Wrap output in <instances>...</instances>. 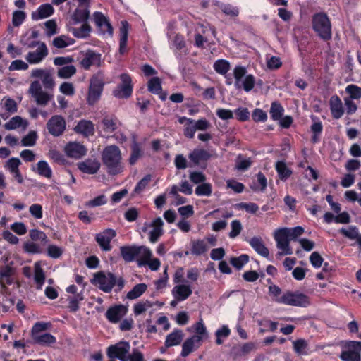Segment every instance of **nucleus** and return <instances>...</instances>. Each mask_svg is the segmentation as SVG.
Returning a JSON list of instances; mask_svg holds the SVG:
<instances>
[{
	"mask_svg": "<svg viewBox=\"0 0 361 361\" xmlns=\"http://www.w3.org/2000/svg\"><path fill=\"white\" fill-rule=\"evenodd\" d=\"M102 159L109 173L117 174L123 171L121 152L116 145L106 147L102 151Z\"/></svg>",
	"mask_w": 361,
	"mask_h": 361,
	"instance_id": "obj_1",
	"label": "nucleus"
},
{
	"mask_svg": "<svg viewBox=\"0 0 361 361\" xmlns=\"http://www.w3.org/2000/svg\"><path fill=\"white\" fill-rule=\"evenodd\" d=\"M184 269L178 268L176 270L173 275V282L175 286L171 290V294L174 299L178 301H184L188 299L192 293L191 285L184 280Z\"/></svg>",
	"mask_w": 361,
	"mask_h": 361,
	"instance_id": "obj_2",
	"label": "nucleus"
},
{
	"mask_svg": "<svg viewBox=\"0 0 361 361\" xmlns=\"http://www.w3.org/2000/svg\"><path fill=\"white\" fill-rule=\"evenodd\" d=\"M233 76L235 79L234 85L237 89L243 90L248 92L251 91L255 85V78L251 74H247V70L245 67L238 66L233 69Z\"/></svg>",
	"mask_w": 361,
	"mask_h": 361,
	"instance_id": "obj_3",
	"label": "nucleus"
},
{
	"mask_svg": "<svg viewBox=\"0 0 361 361\" xmlns=\"http://www.w3.org/2000/svg\"><path fill=\"white\" fill-rule=\"evenodd\" d=\"M276 302L286 305L305 307L310 305V298L300 291H287Z\"/></svg>",
	"mask_w": 361,
	"mask_h": 361,
	"instance_id": "obj_4",
	"label": "nucleus"
},
{
	"mask_svg": "<svg viewBox=\"0 0 361 361\" xmlns=\"http://www.w3.org/2000/svg\"><path fill=\"white\" fill-rule=\"evenodd\" d=\"M312 26L314 30L321 38L329 39L331 37V26L326 14L317 13L314 15L312 19Z\"/></svg>",
	"mask_w": 361,
	"mask_h": 361,
	"instance_id": "obj_5",
	"label": "nucleus"
},
{
	"mask_svg": "<svg viewBox=\"0 0 361 361\" xmlns=\"http://www.w3.org/2000/svg\"><path fill=\"white\" fill-rule=\"evenodd\" d=\"M289 235L288 228H281L274 231V238L276 243V247L280 250L279 255H289L293 253L290 246V241L292 240Z\"/></svg>",
	"mask_w": 361,
	"mask_h": 361,
	"instance_id": "obj_6",
	"label": "nucleus"
},
{
	"mask_svg": "<svg viewBox=\"0 0 361 361\" xmlns=\"http://www.w3.org/2000/svg\"><path fill=\"white\" fill-rule=\"evenodd\" d=\"M163 226V220L158 217L151 221L145 222L142 231L148 235L149 240L152 243H155L164 233Z\"/></svg>",
	"mask_w": 361,
	"mask_h": 361,
	"instance_id": "obj_7",
	"label": "nucleus"
},
{
	"mask_svg": "<svg viewBox=\"0 0 361 361\" xmlns=\"http://www.w3.org/2000/svg\"><path fill=\"white\" fill-rule=\"evenodd\" d=\"M104 85L101 75H95L91 78L87 97V102L89 105H94L99 100Z\"/></svg>",
	"mask_w": 361,
	"mask_h": 361,
	"instance_id": "obj_8",
	"label": "nucleus"
},
{
	"mask_svg": "<svg viewBox=\"0 0 361 361\" xmlns=\"http://www.w3.org/2000/svg\"><path fill=\"white\" fill-rule=\"evenodd\" d=\"M116 279L115 276L109 272H99L94 274L92 279V283L101 290L105 293H109L115 286Z\"/></svg>",
	"mask_w": 361,
	"mask_h": 361,
	"instance_id": "obj_9",
	"label": "nucleus"
},
{
	"mask_svg": "<svg viewBox=\"0 0 361 361\" xmlns=\"http://www.w3.org/2000/svg\"><path fill=\"white\" fill-rule=\"evenodd\" d=\"M360 341H348L343 345V350L340 357L343 361H360Z\"/></svg>",
	"mask_w": 361,
	"mask_h": 361,
	"instance_id": "obj_10",
	"label": "nucleus"
},
{
	"mask_svg": "<svg viewBox=\"0 0 361 361\" xmlns=\"http://www.w3.org/2000/svg\"><path fill=\"white\" fill-rule=\"evenodd\" d=\"M28 93L38 104L43 106H45L53 97L51 94L43 90L39 80H34L30 83Z\"/></svg>",
	"mask_w": 361,
	"mask_h": 361,
	"instance_id": "obj_11",
	"label": "nucleus"
},
{
	"mask_svg": "<svg viewBox=\"0 0 361 361\" xmlns=\"http://www.w3.org/2000/svg\"><path fill=\"white\" fill-rule=\"evenodd\" d=\"M130 345L128 342L121 341L110 345L107 349V355L110 358H117L121 361H128Z\"/></svg>",
	"mask_w": 361,
	"mask_h": 361,
	"instance_id": "obj_12",
	"label": "nucleus"
},
{
	"mask_svg": "<svg viewBox=\"0 0 361 361\" xmlns=\"http://www.w3.org/2000/svg\"><path fill=\"white\" fill-rule=\"evenodd\" d=\"M121 83L114 89L113 94L119 99H126L131 96L133 92L132 80L126 73L120 75Z\"/></svg>",
	"mask_w": 361,
	"mask_h": 361,
	"instance_id": "obj_13",
	"label": "nucleus"
},
{
	"mask_svg": "<svg viewBox=\"0 0 361 361\" xmlns=\"http://www.w3.org/2000/svg\"><path fill=\"white\" fill-rule=\"evenodd\" d=\"M93 19L101 35L106 38L113 36L114 29L108 18L102 12H94Z\"/></svg>",
	"mask_w": 361,
	"mask_h": 361,
	"instance_id": "obj_14",
	"label": "nucleus"
},
{
	"mask_svg": "<svg viewBox=\"0 0 361 361\" xmlns=\"http://www.w3.org/2000/svg\"><path fill=\"white\" fill-rule=\"evenodd\" d=\"M66 121L61 116H53L47 122V128L49 133L54 136L61 135L66 129Z\"/></svg>",
	"mask_w": 361,
	"mask_h": 361,
	"instance_id": "obj_15",
	"label": "nucleus"
},
{
	"mask_svg": "<svg viewBox=\"0 0 361 361\" xmlns=\"http://www.w3.org/2000/svg\"><path fill=\"white\" fill-rule=\"evenodd\" d=\"M49 51L44 43L39 44L35 51H29L25 56L26 61L32 65L40 63L48 55Z\"/></svg>",
	"mask_w": 361,
	"mask_h": 361,
	"instance_id": "obj_16",
	"label": "nucleus"
},
{
	"mask_svg": "<svg viewBox=\"0 0 361 361\" xmlns=\"http://www.w3.org/2000/svg\"><path fill=\"white\" fill-rule=\"evenodd\" d=\"M1 113L0 116L6 120L8 117L18 111L16 102L9 97H4L0 102Z\"/></svg>",
	"mask_w": 361,
	"mask_h": 361,
	"instance_id": "obj_17",
	"label": "nucleus"
},
{
	"mask_svg": "<svg viewBox=\"0 0 361 361\" xmlns=\"http://www.w3.org/2000/svg\"><path fill=\"white\" fill-rule=\"evenodd\" d=\"M66 154L71 158L80 159L87 154L85 147L78 142H71L65 147Z\"/></svg>",
	"mask_w": 361,
	"mask_h": 361,
	"instance_id": "obj_18",
	"label": "nucleus"
},
{
	"mask_svg": "<svg viewBox=\"0 0 361 361\" xmlns=\"http://www.w3.org/2000/svg\"><path fill=\"white\" fill-rule=\"evenodd\" d=\"M116 236V232L112 229H106L96 236V240L101 248L104 251L111 250V241Z\"/></svg>",
	"mask_w": 361,
	"mask_h": 361,
	"instance_id": "obj_19",
	"label": "nucleus"
},
{
	"mask_svg": "<svg viewBox=\"0 0 361 361\" xmlns=\"http://www.w3.org/2000/svg\"><path fill=\"white\" fill-rule=\"evenodd\" d=\"M188 331L194 333L192 336L196 338L201 343L209 338V332L202 319L188 328Z\"/></svg>",
	"mask_w": 361,
	"mask_h": 361,
	"instance_id": "obj_20",
	"label": "nucleus"
},
{
	"mask_svg": "<svg viewBox=\"0 0 361 361\" xmlns=\"http://www.w3.org/2000/svg\"><path fill=\"white\" fill-rule=\"evenodd\" d=\"M13 270L11 267H0V293H4L6 290V286L11 285L13 282Z\"/></svg>",
	"mask_w": 361,
	"mask_h": 361,
	"instance_id": "obj_21",
	"label": "nucleus"
},
{
	"mask_svg": "<svg viewBox=\"0 0 361 361\" xmlns=\"http://www.w3.org/2000/svg\"><path fill=\"white\" fill-rule=\"evenodd\" d=\"M74 130L75 133L87 137L94 135V125L91 121L81 120L75 126Z\"/></svg>",
	"mask_w": 361,
	"mask_h": 361,
	"instance_id": "obj_22",
	"label": "nucleus"
},
{
	"mask_svg": "<svg viewBox=\"0 0 361 361\" xmlns=\"http://www.w3.org/2000/svg\"><path fill=\"white\" fill-rule=\"evenodd\" d=\"M128 312V308L124 305H118L109 308L106 313L107 319L113 323H116L123 317Z\"/></svg>",
	"mask_w": 361,
	"mask_h": 361,
	"instance_id": "obj_23",
	"label": "nucleus"
},
{
	"mask_svg": "<svg viewBox=\"0 0 361 361\" xmlns=\"http://www.w3.org/2000/svg\"><path fill=\"white\" fill-rule=\"evenodd\" d=\"M21 161L18 158L9 159L5 165L6 169L13 176L18 183H22L23 181V176L19 171V166Z\"/></svg>",
	"mask_w": 361,
	"mask_h": 361,
	"instance_id": "obj_24",
	"label": "nucleus"
},
{
	"mask_svg": "<svg viewBox=\"0 0 361 361\" xmlns=\"http://www.w3.org/2000/svg\"><path fill=\"white\" fill-rule=\"evenodd\" d=\"M201 344L200 341L192 336L186 338L182 345L181 356L183 357H187L191 353L198 349Z\"/></svg>",
	"mask_w": 361,
	"mask_h": 361,
	"instance_id": "obj_25",
	"label": "nucleus"
},
{
	"mask_svg": "<svg viewBox=\"0 0 361 361\" xmlns=\"http://www.w3.org/2000/svg\"><path fill=\"white\" fill-rule=\"evenodd\" d=\"M78 167L83 173L94 174L99 171L100 163L97 159H86L84 161L79 162Z\"/></svg>",
	"mask_w": 361,
	"mask_h": 361,
	"instance_id": "obj_26",
	"label": "nucleus"
},
{
	"mask_svg": "<svg viewBox=\"0 0 361 361\" xmlns=\"http://www.w3.org/2000/svg\"><path fill=\"white\" fill-rule=\"evenodd\" d=\"M43 262H37L34 264V281L37 289H42L45 281V274L43 270Z\"/></svg>",
	"mask_w": 361,
	"mask_h": 361,
	"instance_id": "obj_27",
	"label": "nucleus"
},
{
	"mask_svg": "<svg viewBox=\"0 0 361 361\" xmlns=\"http://www.w3.org/2000/svg\"><path fill=\"white\" fill-rule=\"evenodd\" d=\"M27 126L28 122L26 119H24L19 116H15L4 124V128L7 130H13L20 128L25 130Z\"/></svg>",
	"mask_w": 361,
	"mask_h": 361,
	"instance_id": "obj_28",
	"label": "nucleus"
},
{
	"mask_svg": "<svg viewBox=\"0 0 361 361\" xmlns=\"http://www.w3.org/2000/svg\"><path fill=\"white\" fill-rule=\"evenodd\" d=\"M330 109L334 118H340L344 113L341 99L336 95H334L329 100Z\"/></svg>",
	"mask_w": 361,
	"mask_h": 361,
	"instance_id": "obj_29",
	"label": "nucleus"
},
{
	"mask_svg": "<svg viewBox=\"0 0 361 361\" xmlns=\"http://www.w3.org/2000/svg\"><path fill=\"white\" fill-rule=\"evenodd\" d=\"M184 337L183 331L180 329H174L171 334L167 335L165 340V345L170 348L178 345L182 342Z\"/></svg>",
	"mask_w": 361,
	"mask_h": 361,
	"instance_id": "obj_30",
	"label": "nucleus"
},
{
	"mask_svg": "<svg viewBox=\"0 0 361 361\" xmlns=\"http://www.w3.org/2000/svg\"><path fill=\"white\" fill-rule=\"evenodd\" d=\"M53 13L54 8L51 5L43 4L32 13V18L35 20H39L49 17Z\"/></svg>",
	"mask_w": 361,
	"mask_h": 361,
	"instance_id": "obj_31",
	"label": "nucleus"
},
{
	"mask_svg": "<svg viewBox=\"0 0 361 361\" xmlns=\"http://www.w3.org/2000/svg\"><path fill=\"white\" fill-rule=\"evenodd\" d=\"M178 122L184 126V135L188 138H193L196 132L195 121L181 116L178 118Z\"/></svg>",
	"mask_w": 361,
	"mask_h": 361,
	"instance_id": "obj_32",
	"label": "nucleus"
},
{
	"mask_svg": "<svg viewBox=\"0 0 361 361\" xmlns=\"http://www.w3.org/2000/svg\"><path fill=\"white\" fill-rule=\"evenodd\" d=\"M128 23L126 21L121 22V27L120 28V46L119 51L123 54L127 51V42L128 37Z\"/></svg>",
	"mask_w": 361,
	"mask_h": 361,
	"instance_id": "obj_33",
	"label": "nucleus"
},
{
	"mask_svg": "<svg viewBox=\"0 0 361 361\" xmlns=\"http://www.w3.org/2000/svg\"><path fill=\"white\" fill-rule=\"evenodd\" d=\"M100 62V56L96 53L89 51L81 61V66L85 69H89L91 66L99 65Z\"/></svg>",
	"mask_w": 361,
	"mask_h": 361,
	"instance_id": "obj_34",
	"label": "nucleus"
},
{
	"mask_svg": "<svg viewBox=\"0 0 361 361\" xmlns=\"http://www.w3.org/2000/svg\"><path fill=\"white\" fill-rule=\"evenodd\" d=\"M249 244L259 255L265 257L269 256V250L265 247L261 238L253 237L249 240Z\"/></svg>",
	"mask_w": 361,
	"mask_h": 361,
	"instance_id": "obj_35",
	"label": "nucleus"
},
{
	"mask_svg": "<svg viewBox=\"0 0 361 361\" xmlns=\"http://www.w3.org/2000/svg\"><path fill=\"white\" fill-rule=\"evenodd\" d=\"M152 257V250L145 246H138L136 260L139 266L146 265V262Z\"/></svg>",
	"mask_w": 361,
	"mask_h": 361,
	"instance_id": "obj_36",
	"label": "nucleus"
},
{
	"mask_svg": "<svg viewBox=\"0 0 361 361\" xmlns=\"http://www.w3.org/2000/svg\"><path fill=\"white\" fill-rule=\"evenodd\" d=\"M345 237L356 240L357 245L361 244V234L359 233L358 228L355 226H350L348 228H342L340 231Z\"/></svg>",
	"mask_w": 361,
	"mask_h": 361,
	"instance_id": "obj_37",
	"label": "nucleus"
},
{
	"mask_svg": "<svg viewBox=\"0 0 361 361\" xmlns=\"http://www.w3.org/2000/svg\"><path fill=\"white\" fill-rule=\"evenodd\" d=\"M209 250V245L204 240H196L191 242V253L195 255L204 254Z\"/></svg>",
	"mask_w": 361,
	"mask_h": 361,
	"instance_id": "obj_38",
	"label": "nucleus"
},
{
	"mask_svg": "<svg viewBox=\"0 0 361 361\" xmlns=\"http://www.w3.org/2000/svg\"><path fill=\"white\" fill-rule=\"evenodd\" d=\"M138 246H126L121 247V254L126 262L136 259Z\"/></svg>",
	"mask_w": 361,
	"mask_h": 361,
	"instance_id": "obj_39",
	"label": "nucleus"
},
{
	"mask_svg": "<svg viewBox=\"0 0 361 361\" xmlns=\"http://www.w3.org/2000/svg\"><path fill=\"white\" fill-rule=\"evenodd\" d=\"M74 43L75 40L73 38L64 35L55 37L52 41L53 46L58 49L66 48Z\"/></svg>",
	"mask_w": 361,
	"mask_h": 361,
	"instance_id": "obj_40",
	"label": "nucleus"
},
{
	"mask_svg": "<svg viewBox=\"0 0 361 361\" xmlns=\"http://www.w3.org/2000/svg\"><path fill=\"white\" fill-rule=\"evenodd\" d=\"M293 347L295 353L298 355H306L309 354L308 343L305 339H297L293 342Z\"/></svg>",
	"mask_w": 361,
	"mask_h": 361,
	"instance_id": "obj_41",
	"label": "nucleus"
},
{
	"mask_svg": "<svg viewBox=\"0 0 361 361\" xmlns=\"http://www.w3.org/2000/svg\"><path fill=\"white\" fill-rule=\"evenodd\" d=\"M84 300L83 293L81 290L75 295L68 297V308L71 312H76L79 309V304Z\"/></svg>",
	"mask_w": 361,
	"mask_h": 361,
	"instance_id": "obj_42",
	"label": "nucleus"
},
{
	"mask_svg": "<svg viewBox=\"0 0 361 361\" xmlns=\"http://www.w3.org/2000/svg\"><path fill=\"white\" fill-rule=\"evenodd\" d=\"M33 170L39 175L47 178H50L52 176V170L45 161H39L37 164L36 168L33 169Z\"/></svg>",
	"mask_w": 361,
	"mask_h": 361,
	"instance_id": "obj_43",
	"label": "nucleus"
},
{
	"mask_svg": "<svg viewBox=\"0 0 361 361\" xmlns=\"http://www.w3.org/2000/svg\"><path fill=\"white\" fill-rule=\"evenodd\" d=\"M76 73V68L73 65L61 67L57 71V76L61 79H69Z\"/></svg>",
	"mask_w": 361,
	"mask_h": 361,
	"instance_id": "obj_44",
	"label": "nucleus"
},
{
	"mask_svg": "<svg viewBox=\"0 0 361 361\" xmlns=\"http://www.w3.org/2000/svg\"><path fill=\"white\" fill-rule=\"evenodd\" d=\"M153 305L154 303L149 300L140 301L133 305V312L136 316L142 314Z\"/></svg>",
	"mask_w": 361,
	"mask_h": 361,
	"instance_id": "obj_45",
	"label": "nucleus"
},
{
	"mask_svg": "<svg viewBox=\"0 0 361 361\" xmlns=\"http://www.w3.org/2000/svg\"><path fill=\"white\" fill-rule=\"evenodd\" d=\"M131 148L132 151L129 158V163L130 165H134L142 157L143 152L140 145L136 142H133Z\"/></svg>",
	"mask_w": 361,
	"mask_h": 361,
	"instance_id": "obj_46",
	"label": "nucleus"
},
{
	"mask_svg": "<svg viewBox=\"0 0 361 361\" xmlns=\"http://www.w3.org/2000/svg\"><path fill=\"white\" fill-rule=\"evenodd\" d=\"M147 286L145 283H139L133 287V288L127 293V298L129 300H135L140 297L146 290Z\"/></svg>",
	"mask_w": 361,
	"mask_h": 361,
	"instance_id": "obj_47",
	"label": "nucleus"
},
{
	"mask_svg": "<svg viewBox=\"0 0 361 361\" xmlns=\"http://www.w3.org/2000/svg\"><path fill=\"white\" fill-rule=\"evenodd\" d=\"M231 334V329L226 325H223L221 327L218 329L215 332L216 343L217 345H221L224 341Z\"/></svg>",
	"mask_w": 361,
	"mask_h": 361,
	"instance_id": "obj_48",
	"label": "nucleus"
},
{
	"mask_svg": "<svg viewBox=\"0 0 361 361\" xmlns=\"http://www.w3.org/2000/svg\"><path fill=\"white\" fill-rule=\"evenodd\" d=\"M90 16V11L87 8H77L73 14V20L75 23H82L87 21Z\"/></svg>",
	"mask_w": 361,
	"mask_h": 361,
	"instance_id": "obj_49",
	"label": "nucleus"
},
{
	"mask_svg": "<svg viewBox=\"0 0 361 361\" xmlns=\"http://www.w3.org/2000/svg\"><path fill=\"white\" fill-rule=\"evenodd\" d=\"M91 31V27L87 24L84 23L79 28H73L71 32L73 35L78 38H86L89 36Z\"/></svg>",
	"mask_w": 361,
	"mask_h": 361,
	"instance_id": "obj_50",
	"label": "nucleus"
},
{
	"mask_svg": "<svg viewBox=\"0 0 361 361\" xmlns=\"http://www.w3.org/2000/svg\"><path fill=\"white\" fill-rule=\"evenodd\" d=\"M208 153L203 149H195L192 151L189 155L190 159L195 164H198L202 160H206L208 159Z\"/></svg>",
	"mask_w": 361,
	"mask_h": 361,
	"instance_id": "obj_51",
	"label": "nucleus"
},
{
	"mask_svg": "<svg viewBox=\"0 0 361 361\" xmlns=\"http://www.w3.org/2000/svg\"><path fill=\"white\" fill-rule=\"evenodd\" d=\"M220 9L226 16L230 18H235L239 15V8L231 4H221Z\"/></svg>",
	"mask_w": 361,
	"mask_h": 361,
	"instance_id": "obj_52",
	"label": "nucleus"
},
{
	"mask_svg": "<svg viewBox=\"0 0 361 361\" xmlns=\"http://www.w3.org/2000/svg\"><path fill=\"white\" fill-rule=\"evenodd\" d=\"M103 129L107 133H112L118 127L119 123L112 118H104L102 120Z\"/></svg>",
	"mask_w": 361,
	"mask_h": 361,
	"instance_id": "obj_53",
	"label": "nucleus"
},
{
	"mask_svg": "<svg viewBox=\"0 0 361 361\" xmlns=\"http://www.w3.org/2000/svg\"><path fill=\"white\" fill-rule=\"evenodd\" d=\"M345 92L349 95V99H358L361 98V87L355 85H348L345 87Z\"/></svg>",
	"mask_w": 361,
	"mask_h": 361,
	"instance_id": "obj_54",
	"label": "nucleus"
},
{
	"mask_svg": "<svg viewBox=\"0 0 361 361\" xmlns=\"http://www.w3.org/2000/svg\"><path fill=\"white\" fill-rule=\"evenodd\" d=\"M33 340L41 345H50L56 342V338L50 334H42L33 338Z\"/></svg>",
	"mask_w": 361,
	"mask_h": 361,
	"instance_id": "obj_55",
	"label": "nucleus"
},
{
	"mask_svg": "<svg viewBox=\"0 0 361 361\" xmlns=\"http://www.w3.org/2000/svg\"><path fill=\"white\" fill-rule=\"evenodd\" d=\"M214 68L218 73L224 75L228 71L230 64L226 60H217L214 64Z\"/></svg>",
	"mask_w": 361,
	"mask_h": 361,
	"instance_id": "obj_56",
	"label": "nucleus"
},
{
	"mask_svg": "<svg viewBox=\"0 0 361 361\" xmlns=\"http://www.w3.org/2000/svg\"><path fill=\"white\" fill-rule=\"evenodd\" d=\"M50 326V324L49 323L45 322H37L35 324V325L32 326V331H31V335L32 338H35L37 336L41 335L42 332L48 329Z\"/></svg>",
	"mask_w": 361,
	"mask_h": 361,
	"instance_id": "obj_57",
	"label": "nucleus"
},
{
	"mask_svg": "<svg viewBox=\"0 0 361 361\" xmlns=\"http://www.w3.org/2000/svg\"><path fill=\"white\" fill-rule=\"evenodd\" d=\"M212 192L211 184L203 183L195 188V194L198 196H209Z\"/></svg>",
	"mask_w": 361,
	"mask_h": 361,
	"instance_id": "obj_58",
	"label": "nucleus"
},
{
	"mask_svg": "<svg viewBox=\"0 0 361 361\" xmlns=\"http://www.w3.org/2000/svg\"><path fill=\"white\" fill-rule=\"evenodd\" d=\"M107 198L104 195H100L94 199L89 200L85 202V207H96L106 204Z\"/></svg>",
	"mask_w": 361,
	"mask_h": 361,
	"instance_id": "obj_59",
	"label": "nucleus"
},
{
	"mask_svg": "<svg viewBox=\"0 0 361 361\" xmlns=\"http://www.w3.org/2000/svg\"><path fill=\"white\" fill-rule=\"evenodd\" d=\"M59 90L61 94L68 97L73 96L75 92L73 85L69 82H62L60 85Z\"/></svg>",
	"mask_w": 361,
	"mask_h": 361,
	"instance_id": "obj_60",
	"label": "nucleus"
},
{
	"mask_svg": "<svg viewBox=\"0 0 361 361\" xmlns=\"http://www.w3.org/2000/svg\"><path fill=\"white\" fill-rule=\"evenodd\" d=\"M151 180V176L147 175L145 176L142 179H141L138 183L136 185L134 190H133V195H138L141 193L147 186Z\"/></svg>",
	"mask_w": 361,
	"mask_h": 361,
	"instance_id": "obj_61",
	"label": "nucleus"
},
{
	"mask_svg": "<svg viewBox=\"0 0 361 361\" xmlns=\"http://www.w3.org/2000/svg\"><path fill=\"white\" fill-rule=\"evenodd\" d=\"M29 68L28 63L23 60L17 59L13 61L9 66V71H26Z\"/></svg>",
	"mask_w": 361,
	"mask_h": 361,
	"instance_id": "obj_62",
	"label": "nucleus"
},
{
	"mask_svg": "<svg viewBox=\"0 0 361 361\" xmlns=\"http://www.w3.org/2000/svg\"><path fill=\"white\" fill-rule=\"evenodd\" d=\"M37 138V133L35 131H30L26 136H25L22 140V145L25 147H31L35 145Z\"/></svg>",
	"mask_w": 361,
	"mask_h": 361,
	"instance_id": "obj_63",
	"label": "nucleus"
},
{
	"mask_svg": "<svg viewBox=\"0 0 361 361\" xmlns=\"http://www.w3.org/2000/svg\"><path fill=\"white\" fill-rule=\"evenodd\" d=\"M249 257L246 255H242L238 257L231 259V264L238 269H240L246 263L248 262Z\"/></svg>",
	"mask_w": 361,
	"mask_h": 361,
	"instance_id": "obj_64",
	"label": "nucleus"
}]
</instances>
